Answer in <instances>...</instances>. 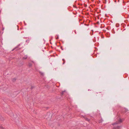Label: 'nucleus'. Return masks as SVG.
Listing matches in <instances>:
<instances>
[{"label": "nucleus", "instance_id": "nucleus-1", "mask_svg": "<svg viewBox=\"0 0 129 129\" xmlns=\"http://www.w3.org/2000/svg\"><path fill=\"white\" fill-rule=\"evenodd\" d=\"M122 120L121 119H120L114 123H113L112 124L113 125H114L116 124H118L122 122Z\"/></svg>", "mask_w": 129, "mask_h": 129}, {"label": "nucleus", "instance_id": "nucleus-2", "mask_svg": "<svg viewBox=\"0 0 129 129\" xmlns=\"http://www.w3.org/2000/svg\"><path fill=\"white\" fill-rule=\"evenodd\" d=\"M121 126H114L113 128V129H119L120 127H121Z\"/></svg>", "mask_w": 129, "mask_h": 129}, {"label": "nucleus", "instance_id": "nucleus-3", "mask_svg": "<svg viewBox=\"0 0 129 129\" xmlns=\"http://www.w3.org/2000/svg\"><path fill=\"white\" fill-rule=\"evenodd\" d=\"M84 118L86 120L88 121V122H89L90 120V119H89L88 118H87L86 117H85Z\"/></svg>", "mask_w": 129, "mask_h": 129}, {"label": "nucleus", "instance_id": "nucleus-4", "mask_svg": "<svg viewBox=\"0 0 129 129\" xmlns=\"http://www.w3.org/2000/svg\"><path fill=\"white\" fill-rule=\"evenodd\" d=\"M127 110L125 109H123V112L125 111V112H124V113L125 112H126L127 111Z\"/></svg>", "mask_w": 129, "mask_h": 129}, {"label": "nucleus", "instance_id": "nucleus-5", "mask_svg": "<svg viewBox=\"0 0 129 129\" xmlns=\"http://www.w3.org/2000/svg\"><path fill=\"white\" fill-rule=\"evenodd\" d=\"M27 55H25L23 57V59H26L27 58Z\"/></svg>", "mask_w": 129, "mask_h": 129}, {"label": "nucleus", "instance_id": "nucleus-6", "mask_svg": "<svg viewBox=\"0 0 129 129\" xmlns=\"http://www.w3.org/2000/svg\"><path fill=\"white\" fill-rule=\"evenodd\" d=\"M28 66L29 67H30L32 66V64L30 63H29L28 64Z\"/></svg>", "mask_w": 129, "mask_h": 129}, {"label": "nucleus", "instance_id": "nucleus-7", "mask_svg": "<svg viewBox=\"0 0 129 129\" xmlns=\"http://www.w3.org/2000/svg\"><path fill=\"white\" fill-rule=\"evenodd\" d=\"M63 61V64L65 63V60L64 59H62Z\"/></svg>", "mask_w": 129, "mask_h": 129}, {"label": "nucleus", "instance_id": "nucleus-8", "mask_svg": "<svg viewBox=\"0 0 129 129\" xmlns=\"http://www.w3.org/2000/svg\"><path fill=\"white\" fill-rule=\"evenodd\" d=\"M12 80L13 82H14L16 80V79L15 78H13L12 79Z\"/></svg>", "mask_w": 129, "mask_h": 129}, {"label": "nucleus", "instance_id": "nucleus-9", "mask_svg": "<svg viewBox=\"0 0 129 129\" xmlns=\"http://www.w3.org/2000/svg\"><path fill=\"white\" fill-rule=\"evenodd\" d=\"M65 92L64 91L62 92L61 93V95L63 94H64V93H65Z\"/></svg>", "mask_w": 129, "mask_h": 129}, {"label": "nucleus", "instance_id": "nucleus-10", "mask_svg": "<svg viewBox=\"0 0 129 129\" xmlns=\"http://www.w3.org/2000/svg\"><path fill=\"white\" fill-rule=\"evenodd\" d=\"M1 118H2V119H1V120H4V118H3V117H2Z\"/></svg>", "mask_w": 129, "mask_h": 129}, {"label": "nucleus", "instance_id": "nucleus-11", "mask_svg": "<svg viewBox=\"0 0 129 129\" xmlns=\"http://www.w3.org/2000/svg\"><path fill=\"white\" fill-rule=\"evenodd\" d=\"M61 49H62V50H63V49L62 48V47L61 46L60 47Z\"/></svg>", "mask_w": 129, "mask_h": 129}, {"label": "nucleus", "instance_id": "nucleus-12", "mask_svg": "<svg viewBox=\"0 0 129 129\" xmlns=\"http://www.w3.org/2000/svg\"><path fill=\"white\" fill-rule=\"evenodd\" d=\"M58 39V36H57V37L56 38V39L57 40Z\"/></svg>", "mask_w": 129, "mask_h": 129}, {"label": "nucleus", "instance_id": "nucleus-13", "mask_svg": "<svg viewBox=\"0 0 129 129\" xmlns=\"http://www.w3.org/2000/svg\"><path fill=\"white\" fill-rule=\"evenodd\" d=\"M74 31H75V33L76 34V30H75Z\"/></svg>", "mask_w": 129, "mask_h": 129}, {"label": "nucleus", "instance_id": "nucleus-14", "mask_svg": "<svg viewBox=\"0 0 129 129\" xmlns=\"http://www.w3.org/2000/svg\"><path fill=\"white\" fill-rule=\"evenodd\" d=\"M34 88L32 86L31 87V89H32Z\"/></svg>", "mask_w": 129, "mask_h": 129}, {"label": "nucleus", "instance_id": "nucleus-15", "mask_svg": "<svg viewBox=\"0 0 129 129\" xmlns=\"http://www.w3.org/2000/svg\"><path fill=\"white\" fill-rule=\"evenodd\" d=\"M101 93V92H100L99 93V94H100Z\"/></svg>", "mask_w": 129, "mask_h": 129}]
</instances>
